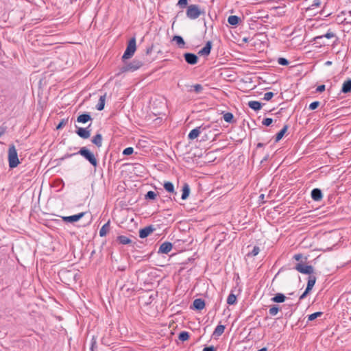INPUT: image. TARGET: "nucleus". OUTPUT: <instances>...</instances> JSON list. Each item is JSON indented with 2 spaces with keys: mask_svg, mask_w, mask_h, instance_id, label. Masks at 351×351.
<instances>
[{
  "mask_svg": "<svg viewBox=\"0 0 351 351\" xmlns=\"http://www.w3.org/2000/svg\"><path fill=\"white\" fill-rule=\"evenodd\" d=\"M77 154H80L82 156H83L86 160H88L95 168H96L98 165V161L95 156L94 154L91 152L87 147H82L80 148V149L73 154H66L63 157L64 158H68L70 157H72L73 156H75Z\"/></svg>",
  "mask_w": 351,
  "mask_h": 351,
  "instance_id": "f257e3e1",
  "label": "nucleus"
},
{
  "mask_svg": "<svg viewBox=\"0 0 351 351\" xmlns=\"http://www.w3.org/2000/svg\"><path fill=\"white\" fill-rule=\"evenodd\" d=\"M294 269L300 273L304 274L312 275L314 271L313 266L304 265L303 263H297L294 267Z\"/></svg>",
  "mask_w": 351,
  "mask_h": 351,
  "instance_id": "6e6552de",
  "label": "nucleus"
},
{
  "mask_svg": "<svg viewBox=\"0 0 351 351\" xmlns=\"http://www.w3.org/2000/svg\"><path fill=\"white\" fill-rule=\"evenodd\" d=\"M311 198L314 201H316V202L322 200V199L323 197L322 192L321 189H319L318 188L313 189L311 191Z\"/></svg>",
  "mask_w": 351,
  "mask_h": 351,
  "instance_id": "dca6fc26",
  "label": "nucleus"
},
{
  "mask_svg": "<svg viewBox=\"0 0 351 351\" xmlns=\"http://www.w3.org/2000/svg\"><path fill=\"white\" fill-rule=\"evenodd\" d=\"M182 191V193L181 198L182 199L185 200L189 197L191 191L190 186L187 183H184L183 184Z\"/></svg>",
  "mask_w": 351,
  "mask_h": 351,
  "instance_id": "412c9836",
  "label": "nucleus"
},
{
  "mask_svg": "<svg viewBox=\"0 0 351 351\" xmlns=\"http://www.w3.org/2000/svg\"><path fill=\"white\" fill-rule=\"evenodd\" d=\"M202 14H204V12L202 11L197 5L192 4L187 7L186 16L190 19H196Z\"/></svg>",
  "mask_w": 351,
  "mask_h": 351,
  "instance_id": "423d86ee",
  "label": "nucleus"
},
{
  "mask_svg": "<svg viewBox=\"0 0 351 351\" xmlns=\"http://www.w3.org/2000/svg\"><path fill=\"white\" fill-rule=\"evenodd\" d=\"M203 351H216V348L213 346L204 348Z\"/></svg>",
  "mask_w": 351,
  "mask_h": 351,
  "instance_id": "864d4df0",
  "label": "nucleus"
},
{
  "mask_svg": "<svg viewBox=\"0 0 351 351\" xmlns=\"http://www.w3.org/2000/svg\"><path fill=\"white\" fill-rule=\"evenodd\" d=\"M156 197H157V194L154 191H148L145 195V199H149V200H154V199H156Z\"/></svg>",
  "mask_w": 351,
  "mask_h": 351,
  "instance_id": "c9c22d12",
  "label": "nucleus"
},
{
  "mask_svg": "<svg viewBox=\"0 0 351 351\" xmlns=\"http://www.w3.org/2000/svg\"><path fill=\"white\" fill-rule=\"evenodd\" d=\"M124 64L119 67V72L117 75H120L122 73L127 72H134L139 69L143 65V62L139 60L134 59L131 62H123Z\"/></svg>",
  "mask_w": 351,
  "mask_h": 351,
  "instance_id": "f03ea898",
  "label": "nucleus"
},
{
  "mask_svg": "<svg viewBox=\"0 0 351 351\" xmlns=\"http://www.w3.org/2000/svg\"><path fill=\"white\" fill-rule=\"evenodd\" d=\"M184 58L185 61L191 65H194L198 62V57L196 54L193 53L186 52L184 53Z\"/></svg>",
  "mask_w": 351,
  "mask_h": 351,
  "instance_id": "9b49d317",
  "label": "nucleus"
},
{
  "mask_svg": "<svg viewBox=\"0 0 351 351\" xmlns=\"http://www.w3.org/2000/svg\"><path fill=\"white\" fill-rule=\"evenodd\" d=\"M156 228L153 225L147 226L139 230V237L141 239L147 238L151 233H152Z\"/></svg>",
  "mask_w": 351,
  "mask_h": 351,
  "instance_id": "9d476101",
  "label": "nucleus"
},
{
  "mask_svg": "<svg viewBox=\"0 0 351 351\" xmlns=\"http://www.w3.org/2000/svg\"><path fill=\"white\" fill-rule=\"evenodd\" d=\"M341 91L343 93L351 92V79H348L343 83Z\"/></svg>",
  "mask_w": 351,
  "mask_h": 351,
  "instance_id": "5701e85b",
  "label": "nucleus"
},
{
  "mask_svg": "<svg viewBox=\"0 0 351 351\" xmlns=\"http://www.w3.org/2000/svg\"><path fill=\"white\" fill-rule=\"evenodd\" d=\"M264 145H265V144H264V143H258L257 144V145H256V147H257V148L263 147L264 146Z\"/></svg>",
  "mask_w": 351,
  "mask_h": 351,
  "instance_id": "13d9d810",
  "label": "nucleus"
},
{
  "mask_svg": "<svg viewBox=\"0 0 351 351\" xmlns=\"http://www.w3.org/2000/svg\"><path fill=\"white\" fill-rule=\"evenodd\" d=\"M257 351H267V348L264 347V348H262L261 349L257 350Z\"/></svg>",
  "mask_w": 351,
  "mask_h": 351,
  "instance_id": "bf43d9fd",
  "label": "nucleus"
},
{
  "mask_svg": "<svg viewBox=\"0 0 351 351\" xmlns=\"http://www.w3.org/2000/svg\"><path fill=\"white\" fill-rule=\"evenodd\" d=\"M223 118L224 121L227 123H232L235 121L234 119V115L231 112H226L223 114Z\"/></svg>",
  "mask_w": 351,
  "mask_h": 351,
  "instance_id": "473e14b6",
  "label": "nucleus"
},
{
  "mask_svg": "<svg viewBox=\"0 0 351 351\" xmlns=\"http://www.w3.org/2000/svg\"><path fill=\"white\" fill-rule=\"evenodd\" d=\"M8 162L11 169L16 167L20 163L17 151L14 145H10L8 149Z\"/></svg>",
  "mask_w": 351,
  "mask_h": 351,
  "instance_id": "39448f33",
  "label": "nucleus"
},
{
  "mask_svg": "<svg viewBox=\"0 0 351 351\" xmlns=\"http://www.w3.org/2000/svg\"><path fill=\"white\" fill-rule=\"evenodd\" d=\"M319 105L320 102L318 101H315L310 104L308 108L309 110H313L317 109L319 106Z\"/></svg>",
  "mask_w": 351,
  "mask_h": 351,
  "instance_id": "a19ab883",
  "label": "nucleus"
},
{
  "mask_svg": "<svg viewBox=\"0 0 351 351\" xmlns=\"http://www.w3.org/2000/svg\"><path fill=\"white\" fill-rule=\"evenodd\" d=\"M273 123L271 118H265L263 120L262 124L265 126H269Z\"/></svg>",
  "mask_w": 351,
  "mask_h": 351,
  "instance_id": "c03bdc74",
  "label": "nucleus"
},
{
  "mask_svg": "<svg viewBox=\"0 0 351 351\" xmlns=\"http://www.w3.org/2000/svg\"><path fill=\"white\" fill-rule=\"evenodd\" d=\"M210 125H204L202 124L199 127H197L193 129L189 134H188V138L189 140H194L198 137V136L202 133L205 132V138L204 140H208L209 137L208 134L206 133L207 130H208L209 133H211Z\"/></svg>",
  "mask_w": 351,
  "mask_h": 351,
  "instance_id": "7ed1b4c3",
  "label": "nucleus"
},
{
  "mask_svg": "<svg viewBox=\"0 0 351 351\" xmlns=\"http://www.w3.org/2000/svg\"><path fill=\"white\" fill-rule=\"evenodd\" d=\"M110 230V221H108L107 223H106L99 230V236L103 237H105L107 234V232Z\"/></svg>",
  "mask_w": 351,
  "mask_h": 351,
  "instance_id": "c85d7f7f",
  "label": "nucleus"
},
{
  "mask_svg": "<svg viewBox=\"0 0 351 351\" xmlns=\"http://www.w3.org/2000/svg\"><path fill=\"white\" fill-rule=\"evenodd\" d=\"M260 252L259 247L254 246L252 249V250L247 254V256H256Z\"/></svg>",
  "mask_w": 351,
  "mask_h": 351,
  "instance_id": "4c0bfd02",
  "label": "nucleus"
},
{
  "mask_svg": "<svg viewBox=\"0 0 351 351\" xmlns=\"http://www.w3.org/2000/svg\"><path fill=\"white\" fill-rule=\"evenodd\" d=\"M76 130L75 133L82 138L87 139L90 136L91 132V123H90L86 128H81L77 125H75Z\"/></svg>",
  "mask_w": 351,
  "mask_h": 351,
  "instance_id": "0eeeda50",
  "label": "nucleus"
},
{
  "mask_svg": "<svg viewBox=\"0 0 351 351\" xmlns=\"http://www.w3.org/2000/svg\"><path fill=\"white\" fill-rule=\"evenodd\" d=\"M136 50V38L132 37L130 39V40L128 43L126 49L123 53V55L121 57V60L123 62H125L126 60H128L131 58L135 51Z\"/></svg>",
  "mask_w": 351,
  "mask_h": 351,
  "instance_id": "20e7f679",
  "label": "nucleus"
},
{
  "mask_svg": "<svg viewBox=\"0 0 351 351\" xmlns=\"http://www.w3.org/2000/svg\"><path fill=\"white\" fill-rule=\"evenodd\" d=\"M189 332L186 331H182L179 334L178 338L182 341H185L189 339Z\"/></svg>",
  "mask_w": 351,
  "mask_h": 351,
  "instance_id": "f704fd0d",
  "label": "nucleus"
},
{
  "mask_svg": "<svg viewBox=\"0 0 351 351\" xmlns=\"http://www.w3.org/2000/svg\"><path fill=\"white\" fill-rule=\"evenodd\" d=\"M286 298L287 297L283 293H278L271 298V301L275 303H282L286 300Z\"/></svg>",
  "mask_w": 351,
  "mask_h": 351,
  "instance_id": "aec40b11",
  "label": "nucleus"
},
{
  "mask_svg": "<svg viewBox=\"0 0 351 351\" xmlns=\"http://www.w3.org/2000/svg\"><path fill=\"white\" fill-rule=\"evenodd\" d=\"M280 309H281V308L278 305L274 304L269 309V314L271 316H275L278 313V312L280 311Z\"/></svg>",
  "mask_w": 351,
  "mask_h": 351,
  "instance_id": "2f4dec72",
  "label": "nucleus"
},
{
  "mask_svg": "<svg viewBox=\"0 0 351 351\" xmlns=\"http://www.w3.org/2000/svg\"><path fill=\"white\" fill-rule=\"evenodd\" d=\"M91 254H95V251H93Z\"/></svg>",
  "mask_w": 351,
  "mask_h": 351,
  "instance_id": "338daca9",
  "label": "nucleus"
},
{
  "mask_svg": "<svg viewBox=\"0 0 351 351\" xmlns=\"http://www.w3.org/2000/svg\"><path fill=\"white\" fill-rule=\"evenodd\" d=\"M92 120L93 118L88 112L81 114L77 118V122L84 124Z\"/></svg>",
  "mask_w": 351,
  "mask_h": 351,
  "instance_id": "2eb2a0df",
  "label": "nucleus"
},
{
  "mask_svg": "<svg viewBox=\"0 0 351 351\" xmlns=\"http://www.w3.org/2000/svg\"><path fill=\"white\" fill-rule=\"evenodd\" d=\"M213 47V43L211 41L206 42L205 46L198 51V55L201 56H208L210 53L211 49Z\"/></svg>",
  "mask_w": 351,
  "mask_h": 351,
  "instance_id": "ddd939ff",
  "label": "nucleus"
},
{
  "mask_svg": "<svg viewBox=\"0 0 351 351\" xmlns=\"http://www.w3.org/2000/svg\"><path fill=\"white\" fill-rule=\"evenodd\" d=\"M323 314L322 312L318 311L313 313L308 316V321H313Z\"/></svg>",
  "mask_w": 351,
  "mask_h": 351,
  "instance_id": "e433bc0d",
  "label": "nucleus"
},
{
  "mask_svg": "<svg viewBox=\"0 0 351 351\" xmlns=\"http://www.w3.org/2000/svg\"><path fill=\"white\" fill-rule=\"evenodd\" d=\"M103 137L101 134H97L92 139V143L95 144L97 147H100L102 145Z\"/></svg>",
  "mask_w": 351,
  "mask_h": 351,
  "instance_id": "bb28decb",
  "label": "nucleus"
},
{
  "mask_svg": "<svg viewBox=\"0 0 351 351\" xmlns=\"http://www.w3.org/2000/svg\"><path fill=\"white\" fill-rule=\"evenodd\" d=\"M134 152V149L132 147H128L123 149V154L125 156L131 155Z\"/></svg>",
  "mask_w": 351,
  "mask_h": 351,
  "instance_id": "37998d69",
  "label": "nucleus"
},
{
  "mask_svg": "<svg viewBox=\"0 0 351 351\" xmlns=\"http://www.w3.org/2000/svg\"><path fill=\"white\" fill-rule=\"evenodd\" d=\"M241 22V19L236 15H230L228 18V23L232 26H237Z\"/></svg>",
  "mask_w": 351,
  "mask_h": 351,
  "instance_id": "6ab92c4d",
  "label": "nucleus"
},
{
  "mask_svg": "<svg viewBox=\"0 0 351 351\" xmlns=\"http://www.w3.org/2000/svg\"><path fill=\"white\" fill-rule=\"evenodd\" d=\"M173 247V244L171 242L165 241L162 243L158 249L159 254H168Z\"/></svg>",
  "mask_w": 351,
  "mask_h": 351,
  "instance_id": "4468645a",
  "label": "nucleus"
},
{
  "mask_svg": "<svg viewBox=\"0 0 351 351\" xmlns=\"http://www.w3.org/2000/svg\"><path fill=\"white\" fill-rule=\"evenodd\" d=\"M326 89V86L324 84L319 85L317 87L316 91L318 93L324 92Z\"/></svg>",
  "mask_w": 351,
  "mask_h": 351,
  "instance_id": "3c124183",
  "label": "nucleus"
},
{
  "mask_svg": "<svg viewBox=\"0 0 351 351\" xmlns=\"http://www.w3.org/2000/svg\"><path fill=\"white\" fill-rule=\"evenodd\" d=\"M321 42H324V39H320Z\"/></svg>",
  "mask_w": 351,
  "mask_h": 351,
  "instance_id": "69168bd1",
  "label": "nucleus"
},
{
  "mask_svg": "<svg viewBox=\"0 0 351 351\" xmlns=\"http://www.w3.org/2000/svg\"><path fill=\"white\" fill-rule=\"evenodd\" d=\"M172 40L176 43L179 48L184 49L185 47V42L181 36H174L172 38Z\"/></svg>",
  "mask_w": 351,
  "mask_h": 351,
  "instance_id": "4be33fe9",
  "label": "nucleus"
},
{
  "mask_svg": "<svg viewBox=\"0 0 351 351\" xmlns=\"http://www.w3.org/2000/svg\"><path fill=\"white\" fill-rule=\"evenodd\" d=\"M260 198L263 199L264 198V195L263 194L261 195H260Z\"/></svg>",
  "mask_w": 351,
  "mask_h": 351,
  "instance_id": "0e129e2a",
  "label": "nucleus"
},
{
  "mask_svg": "<svg viewBox=\"0 0 351 351\" xmlns=\"http://www.w3.org/2000/svg\"><path fill=\"white\" fill-rule=\"evenodd\" d=\"M6 132V127L0 126V136L4 134Z\"/></svg>",
  "mask_w": 351,
  "mask_h": 351,
  "instance_id": "6e6d98bb",
  "label": "nucleus"
},
{
  "mask_svg": "<svg viewBox=\"0 0 351 351\" xmlns=\"http://www.w3.org/2000/svg\"><path fill=\"white\" fill-rule=\"evenodd\" d=\"M269 157V154H267L263 158V159L261 160V163L263 164V162H266L268 158Z\"/></svg>",
  "mask_w": 351,
  "mask_h": 351,
  "instance_id": "4d7b16f0",
  "label": "nucleus"
},
{
  "mask_svg": "<svg viewBox=\"0 0 351 351\" xmlns=\"http://www.w3.org/2000/svg\"><path fill=\"white\" fill-rule=\"evenodd\" d=\"M125 287V285H123V286L121 287V290H123Z\"/></svg>",
  "mask_w": 351,
  "mask_h": 351,
  "instance_id": "e2e57ef3",
  "label": "nucleus"
},
{
  "mask_svg": "<svg viewBox=\"0 0 351 351\" xmlns=\"http://www.w3.org/2000/svg\"><path fill=\"white\" fill-rule=\"evenodd\" d=\"M68 119H63L60 121V122L56 126V130H59L63 128L64 125L67 123Z\"/></svg>",
  "mask_w": 351,
  "mask_h": 351,
  "instance_id": "ea45409f",
  "label": "nucleus"
},
{
  "mask_svg": "<svg viewBox=\"0 0 351 351\" xmlns=\"http://www.w3.org/2000/svg\"><path fill=\"white\" fill-rule=\"evenodd\" d=\"M274 95V94L272 92H267V93H265L263 99L266 100V101H269L272 99Z\"/></svg>",
  "mask_w": 351,
  "mask_h": 351,
  "instance_id": "a18cd8bd",
  "label": "nucleus"
},
{
  "mask_svg": "<svg viewBox=\"0 0 351 351\" xmlns=\"http://www.w3.org/2000/svg\"><path fill=\"white\" fill-rule=\"evenodd\" d=\"M224 330H225V326L224 325H221V324H219L215 329L214 332H213V335L215 336V337H219L220 335H221L223 332H224Z\"/></svg>",
  "mask_w": 351,
  "mask_h": 351,
  "instance_id": "7c9ffc66",
  "label": "nucleus"
},
{
  "mask_svg": "<svg viewBox=\"0 0 351 351\" xmlns=\"http://www.w3.org/2000/svg\"><path fill=\"white\" fill-rule=\"evenodd\" d=\"M95 348H97V342L95 338L93 337L90 347L91 351H94Z\"/></svg>",
  "mask_w": 351,
  "mask_h": 351,
  "instance_id": "603ef678",
  "label": "nucleus"
},
{
  "mask_svg": "<svg viewBox=\"0 0 351 351\" xmlns=\"http://www.w3.org/2000/svg\"><path fill=\"white\" fill-rule=\"evenodd\" d=\"M278 63L282 66H287L289 64V62L287 59L285 58H279L278 59Z\"/></svg>",
  "mask_w": 351,
  "mask_h": 351,
  "instance_id": "79ce46f5",
  "label": "nucleus"
},
{
  "mask_svg": "<svg viewBox=\"0 0 351 351\" xmlns=\"http://www.w3.org/2000/svg\"><path fill=\"white\" fill-rule=\"evenodd\" d=\"M85 214L86 213L82 212L74 215L62 217V220L66 223H74L82 219Z\"/></svg>",
  "mask_w": 351,
  "mask_h": 351,
  "instance_id": "f8f14e48",
  "label": "nucleus"
},
{
  "mask_svg": "<svg viewBox=\"0 0 351 351\" xmlns=\"http://www.w3.org/2000/svg\"><path fill=\"white\" fill-rule=\"evenodd\" d=\"M119 270L124 271V270H125V267H119Z\"/></svg>",
  "mask_w": 351,
  "mask_h": 351,
  "instance_id": "052dcab7",
  "label": "nucleus"
},
{
  "mask_svg": "<svg viewBox=\"0 0 351 351\" xmlns=\"http://www.w3.org/2000/svg\"><path fill=\"white\" fill-rule=\"evenodd\" d=\"M116 241L119 244H122V245H129V244L132 243V241L130 238H128L125 236H123V235L118 236L117 237Z\"/></svg>",
  "mask_w": 351,
  "mask_h": 351,
  "instance_id": "b1692460",
  "label": "nucleus"
},
{
  "mask_svg": "<svg viewBox=\"0 0 351 351\" xmlns=\"http://www.w3.org/2000/svg\"><path fill=\"white\" fill-rule=\"evenodd\" d=\"M310 292L311 291L307 290V289H306L303 293L300 296L299 301H301L302 300L304 299Z\"/></svg>",
  "mask_w": 351,
  "mask_h": 351,
  "instance_id": "8fccbe9b",
  "label": "nucleus"
},
{
  "mask_svg": "<svg viewBox=\"0 0 351 351\" xmlns=\"http://www.w3.org/2000/svg\"><path fill=\"white\" fill-rule=\"evenodd\" d=\"M205 307V302L203 299H195L193 302V308L197 311H201Z\"/></svg>",
  "mask_w": 351,
  "mask_h": 351,
  "instance_id": "f3484780",
  "label": "nucleus"
},
{
  "mask_svg": "<svg viewBox=\"0 0 351 351\" xmlns=\"http://www.w3.org/2000/svg\"><path fill=\"white\" fill-rule=\"evenodd\" d=\"M288 128L289 126L287 125H285L283 128L276 134L275 139L276 142H278L282 138L285 133L287 132Z\"/></svg>",
  "mask_w": 351,
  "mask_h": 351,
  "instance_id": "a878e982",
  "label": "nucleus"
},
{
  "mask_svg": "<svg viewBox=\"0 0 351 351\" xmlns=\"http://www.w3.org/2000/svg\"><path fill=\"white\" fill-rule=\"evenodd\" d=\"M154 49V44H152L151 45L148 46L145 49V54L147 56H149L152 53Z\"/></svg>",
  "mask_w": 351,
  "mask_h": 351,
  "instance_id": "de8ad7c7",
  "label": "nucleus"
},
{
  "mask_svg": "<svg viewBox=\"0 0 351 351\" xmlns=\"http://www.w3.org/2000/svg\"><path fill=\"white\" fill-rule=\"evenodd\" d=\"M302 258V255L301 254H297L293 256V258L298 261H300Z\"/></svg>",
  "mask_w": 351,
  "mask_h": 351,
  "instance_id": "5fc2aeb1",
  "label": "nucleus"
},
{
  "mask_svg": "<svg viewBox=\"0 0 351 351\" xmlns=\"http://www.w3.org/2000/svg\"><path fill=\"white\" fill-rule=\"evenodd\" d=\"M322 4L321 0H314L311 7L312 8H317Z\"/></svg>",
  "mask_w": 351,
  "mask_h": 351,
  "instance_id": "49530a36",
  "label": "nucleus"
},
{
  "mask_svg": "<svg viewBox=\"0 0 351 351\" xmlns=\"http://www.w3.org/2000/svg\"><path fill=\"white\" fill-rule=\"evenodd\" d=\"M334 37H335V34L333 33L332 32H331L330 30H328L327 32V33H326L325 34H323L321 36H317L315 37L314 40H315V43L319 45V46L326 45L327 44L325 42H321L320 39H324V38L330 39Z\"/></svg>",
  "mask_w": 351,
  "mask_h": 351,
  "instance_id": "1a4fd4ad",
  "label": "nucleus"
},
{
  "mask_svg": "<svg viewBox=\"0 0 351 351\" xmlns=\"http://www.w3.org/2000/svg\"><path fill=\"white\" fill-rule=\"evenodd\" d=\"M163 186L167 192L176 194V192H175V190H174L173 184L171 182H169V181L165 182L164 183Z\"/></svg>",
  "mask_w": 351,
  "mask_h": 351,
  "instance_id": "c756f323",
  "label": "nucleus"
},
{
  "mask_svg": "<svg viewBox=\"0 0 351 351\" xmlns=\"http://www.w3.org/2000/svg\"><path fill=\"white\" fill-rule=\"evenodd\" d=\"M332 64V62H331L330 61H327V62H326V64H327V65H330V64Z\"/></svg>",
  "mask_w": 351,
  "mask_h": 351,
  "instance_id": "680f3d73",
  "label": "nucleus"
},
{
  "mask_svg": "<svg viewBox=\"0 0 351 351\" xmlns=\"http://www.w3.org/2000/svg\"><path fill=\"white\" fill-rule=\"evenodd\" d=\"M247 105L251 109L257 112L262 108L263 104L258 101H250Z\"/></svg>",
  "mask_w": 351,
  "mask_h": 351,
  "instance_id": "a211bd4d",
  "label": "nucleus"
},
{
  "mask_svg": "<svg viewBox=\"0 0 351 351\" xmlns=\"http://www.w3.org/2000/svg\"><path fill=\"white\" fill-rule=\"evenodd\" d=\"M106 97V93H105L104 95L100 96L99 102H98L97 105L96 106L97 110H98L99 111L104 110V106H105Z\"/></svg>",
  "mask_w": 351,
  "mask_h": 351,
  "instance_id": "cd10ccee",
  "label": "nucleus"
},
{
  "mask_svg": "<svg viewBox=\"0 0 351 351\" xmlns=\"http://www.w3.org/2000/svg\"><path fill=\"white\" fill-rule=\"evenodd\" d=\"M237 303V296L232 293H230L227 298V304L229 305H233Z\"/></svg>",
  "mask_w": 351,
  "mask_h": 351,
  "instance_id": "72a5a7b5",
  "label": "nucleus"
},
{
  "mask_svg": "<svg viewBox=\"0 0 351 351\" xmlns=\"http://www.w3.org/2000/svg\"><path fill=\"white\" fill-rule=\"evenodd\" d=\"M192 87L196 93H200L204 89L203 86L199 84H196L192 86Z\"/></svg>",
  "mask_w": 351,
  "mask_h": 351,
  "instance_id": "58836bf2",
  "label": "nucleus"
},
{
  "mask_svg": "<svg viewBox=\"0 0 351 351\" xmlns=\"http://www.w3.org/2000/svg\"><path fill=\"white\" fill-rule=\"evenodd\" d=\"M316 280H317V278L315 276H314L313 274L311 276H308L307 285H306V289H307V290H309L311 291L312 289L313 288V287L316 282Z\"/></svg>",
  "mask_w": 351,
  "mask_h": 351,
  "instance_id": "393cba45",
  "label": "nucleus"
},
{
  "mask_svg": "<svg viewBox=\"0 0 351 351\" xmlns=\"http://www.w3.org/2000/svg\"><path fill=\"white\" fill-rule=\"evenodd\" d=\"M188 3V0H179L178 2V5L180 8H184Z\"/></svg>",
  "mask_w": 351,
  "mask_h": 351,
  "instance_id": "09e8293b",
  "label": "nucleus"
}]
</instances>
